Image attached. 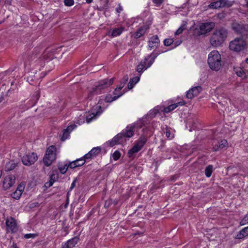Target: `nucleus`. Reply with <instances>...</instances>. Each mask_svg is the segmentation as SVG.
Wrapping results in <instances>:
<instances>
[{
  "mask_svg": "<svg viewBox=\"0 0 248 248\" xmlns=\"http://www.w3.org/2000/svg\"><path fill=\"white\" fill-rule=\"evenodd\" d=\"M227 34V31L224 28L216 29L210 38L211 45L214 47L220 46L226 39Z\"/></svg>",
  "mask_w": 248,
  "mask_h": 248,
  "instance_id": "1",
  "label": "nucleus"
},
{
  "mask_svg": "<svg viewBox=\"0 0 248 248\" xmlns=\"http://www.w3.org/2000/svg\"><path fill=\"white\" fill-rule=\"evenodd\" d=\"M221 55L217 50L211 51L208 55V63L210 68L218 71L221 67Z\"/></svg>",
  "mask_w": 248,
  "mask_h": 248,
  "instance_id": "2",
  "label": "nucleus"
},
{
  "mask_svg": "<svg viewBox=\"0 0 248 248\" xmlns=\"http://www.w3.org/2000/svg\"><path fill=\"white\" fill-rule=\"evenodd\" d=\"M114 78H111L109 79H104L101 80L98 84L94 88L88 96V98L91 100L92 96L94 94H100L102 93V90L108 88L112 85L114 82Z\"/></svg>",
  "mask_w": 248,
  "mask_h": 248,
  "instance_id": "3",
  "label": "nucleus"
},
{
  "mask_svg": "<svg viewBox=\"0 0 248 248\" xmlns=\"http://www.w3.org/2000/svg\"><path fill=\"white\" fill-rule=\"evenodd\" d=\"M56 158V148L54 145L48 147L43 158V162L46 166H49Z\"/></svg>",
  "mask_w": 248,
  "mask_h": 248,
  "instance_id": "4",
  "label": "nucleus"
},
{
  "mask_svg": "<svg viewBox=\"0 0 248 248\" xmlns=\"http://www.w3.org/2000/svg\"><path fill=\"white\" fill-rule=\"evenodd\" d=\"M229 47L234 51L240 52L246 49L247 43L243 38L237 37L230 42Z\"/></svg>",
  "mask_w": 248,
  "mask_h": 248,
  "instance_id": "5",
  "label": "nucleus"
},
{
  "mask_svg": "<svg viewBox=\"0 0 248 248\" xmlns=\"http://www.w3.org/2000/svg\"><path fill=\"white\" fill-rule=\"evenodd\" d=\"M232 27L235 33L242 36L241 38L248 37V25L233 22L232 25Z\"/></svg>",
  "mask_w": 248,
  "mask_h": 248,
  "instance_id": "6",
  "label": "nucleus"
},
{
  "mask_svg": "<svg viewBox=\"0 0 248 248\" xmlns=\"http://www.w3.org/2000/svg\"><path fill=\"white\" fill-rule=\"evenodd\" d=\"M147 142V139L145 136H141L140 139L136 141L134 146L127 153V156L131 158L133 154L138 153L143 147Z\"/></svg>",
  "mask_w": 248,
  "mask_h": 248,
  "instance_id": "7",
  "label": "nucleus"
},
{
  "mask_svg": "<svg viewBox=\"0 0 248 248\" xmlns=\"http://www.w3.org/2000/svg\"><path fill=\"white\" fill-rule=\"evenodd\" d=\"M234 2V1L229 0H217L212 2L208 6V7L211 9H217L225 7L229 8L233 5Z\"/></svg>",
  "mask_w": 248,
  "mask_h": 248,
  "instance_id": "8",
  "label": "nucleus"
},
{
  "mask_svg": "<svg viewBox=\"0 0 248 248\" xmlns=\"http://www.w3.org/2000/svg\"><path fill=\"white\" fill-rule=\"evenodd\" d=\"M157 56V54H151L147 58L145 59V61L141 62L137 66V71L139 72H142L143 70H145L147 68L150 67L151 65L154 63L155 58Z\"/></svg>",
  "mask_w": 248,
  "mask_h": 248,
  "instance_id": "9",
  "label": "nucleus"
},
{
  "mask_svg": "<svg viewBox=\"0 0 248 248\" xmlns=\"http://www.w3.org/2000/svg\"><path fill=\"white\" fill-rule=\"evenodd\" d=\"M37 159V155L34 153H32L23 156L22 158V162L26 166H30L33 164Z\"/></svg>",
  "mask_w": 248,
  "mask_h": 248,
  "instance_id": "10",
  "label": "nucleus"
},
{
  "mask_svg": "<svg viewBox=\"0 0 248 248\" xmlns=\"http://www.w3.org/2000/svg\"><path fill=\"white\" fill-rule=\"evenodd\" d=\"M215 27L214 22H206L201 24L200 26L199 31V35L205 34L207 32H210Z\"/></svg>",
  "mask_w": 248,
  "mask_h": 248,
  "instance_id": "11",
  "label": "nucleus"
},
{
  "mask_svg": "<svg viewBox=\"0 0 248 248\" xmlns=\"http://www.w3.org/2000/svg\"><path fill=\"white\" fill-rule=\"evenodd\" d=\"M136 127V125L135 124H133L127 126L126 128L123 130L122 133H121L123 138H129L132 137L134 135Z\"/></svg>",
  "mask_w": 248,
  "mask_h": 248,
  "instance_id": "12",
  "label": "nucleus"
},
{
  "mask_svg": "<svg viewBox=\"0 0 248 248\" xmlns=\"http://www.w3.org/2000/svg\"><path fill=\"white\" fill-rule=\"evenodd\" d=\"M6 225L8 231H11L12 232H16V220L13 217H10L6 220Z\"/></svg>",
  "mask_w": 248,
  "mask_h": 248,
  "instance_id": "13",
  "label": "nucleus"
},
{
  "mask_svg": "<svg viewBox=\"0 0 248 248\" xmlns=\"http://www.w3.org/2000/svg\"><path fill=\"white\" fill-rule=\"evenodd\" d=\"M54 50L46 49L41 56L39 57L38 60L42 62L52 60L54 58Z\"/></svg>",
  "mask_w": 248,
  "mask_h": 248,
  "instance_id": "14",
  "label": "nucleus"
},
{
  "mask_svg": "<svg viewBox=\"0 0 248 248\" xmlns=\"http://www.w3.org/2000/svg\"><path fill=\"white\" fill-rule=\"evenodd\" d=\"M15 182V177L13 175L6 176L3 181V187L5 189H7L11 187Z\"/></svg>",
  "mask_w": 248,
  "mask_h": 248,
  "instance_id": "15",
  "label": "nucleus"
},
{
  "mask_svg": "<svg viewBox=\"0 0 248 248\" xmlns=\"http://www.w3.org/2000/svg\"><path fill=\"white\" fill-rule=\"evenodd\" d=\"M101 152V148L99 147L93 148L88 153L85 155L83 158L86 159H92L96 156Z\"/></svg>",
  "mask_w": 248,
  "mask_h": 248,
  "instance_id": "16",
  "label": "nucleus"
},
{
  "mask_svg": "<svg viewBox=\"0 0 248 248\" xmlns=\"http://www.w3.org/2000/svg\"><path fill=\"white\" fill-rule=\"evenodd\" d=\"M79 237L76 236L68 240L66 243L62 245V248H73L78 243Z\"/></svg>",
  "mask_w": 248,
  "mask_h": 248,
  "instance_id": "17",
  "label": "nucleus"
},
{
  "mask_svg": "<svg viewBox=\"0 0 248 248\" xmlns=\"http://www.w3.org/2000/svg\"><path fill=\"white\" fill-rule=\"evenodd\" d=\"M202 91L201 86H198L190 89L186 93V97L189 99H192L194 96H197Z\"/></svg>",
  "mask_w": 248,
  "mask_h": 248,
  "instance_id": "18",
  "label": "nucleus"
},
{
  "mask_svg": "<svg viewBox=\"0 0 248 248\" xmlns=\"http://www.w3.org/2000/svg\"><path fill=\"white\" fill-rule=\"evenodd\" d=\"M160 42L157 35H155L151 37L149 41V48L150 50L156 47Z\"/></svg>",
  "mask_w": 248,
  "mask_h": 248,
  "instance_id": "19",
  "label": "nucleus"
},
{
  "mask_svg": "<svg viewBox=\"0 0 248 248\" xmlns=\"http://www.w3.org/2000/svg\"><path fill=\"white\" fill-rule=\"evenodd\" d=\"M76 125L75 124L71 125L67 127L66 129H64L62 132V135L61 138V140L63 141L65 140L68 138L69 136L70 133L75 128Z\"/></svg>",
  "mask_w": 248,
  "mask_h": 248,
  "instance_id": "20",
  "label": "nucleus"
},
{
  "mask_svg": "<svg viewBox=\"0 0 248 248\" xmlns=\"http://www.w3.org/2000/svg\"><path fill=\"white\" fill-rule=\"evenodd\" d=\"M85 162V160L83 158L77 159L75 161H73L68 164V168L71 169L75 168L76 167L82 166Z\"/></svg>",
  "mask_w": 248,
  "mask_h": 248,
  "instance_id": "21",
  "label": "nucleus"
},
{
  "mask_svg": "<svg viewBox=\"0 0 248 248\" xmlns=\"http://www.w3.org/2000/svg\"><path fill=\"white\" fill-rule=\"evenodd\" d=\"M227 141L226 140H221L220 142H218L214 145L213 150L214 151H217L227 147Z\"/></svg>",
  "mask_w": 248,
  "mask_h": 248,
  "instance_id": "22",
  "label": "nucleus"
},
{
  "mask_svg": "<svg viewBox=\"0 0 248 248\" xmlns=\"http://www.w3.org/2000/svg\"><path fill=\"white\" fill-rule=\"evenodd\" d=\"M184 105V103L182 102H180L175 104H171L169 106L164 108L163 112L164 113H169L171 111L174 110L175 108H176L179 106H183Z\"/></svg>",
  "mask_w": 248,
  "mask_h": 248,
  "instance_id": "23",
  "label": "nucleus"
},
{
  "mask_svg": "<svg viewBox=\"0 0 248 248\" xmlns=\"http://www.w3.org/2000/svg\"><path fill=\"white\" fill-rule=\"evenodd\" d=\"M122 134L119 133L114 137L110 142V146H113L116 144L121 143L123 141Z\"/></svg>",
  "mask_w": 248,
  "mask_h": 248,
  "instance_id": "24",
  "label": "nucleus"
},
{
  "mask_svg": "<svg viewBox=\"0 0 248 248\" xmlns=\"http://www.w3.org/2000/svg\"><path fill=\"white\" fill-rule=\"evenodd\" d=\"M124 30V27L114 28L111 31H109V33L110 34L112 37H116L120 35L123 32Z\"/></svg>",
  "mask_w": 248,
  "mask_h": 248,
  "instance_id": "25",
  "label": "nucleus"
},
{
  "mask_svg": "<svg viewBox=\"0 0 248 248\" xmlns=\"http://www.w3.org/2000/svg\"><path fill=\"white\" fill-rule=\"evenodd\" d=\"M128 80V77L127 75L124 76V77L120 81V83L119 87H117L115 89V92L118 91H121V89L124 87L126 83L127 82Z\"/></svg>",
  "mask_w": 248,
  "mask_h": 248,
  "instance_id": "26",
  "label": "nucleus"
},
{
  "mask_svg": "<svg viewBox=\"0 0 248 248\" xmlns=\"http://www.w3.org/2000/svg\"><path fill=\"white\" fill-rule=\"evenodd\" d=\"M140 80V78L138 77H134L131 79H130L129 83L127 85V87L129 89H132L135 84L137 83Z\"/></svg>",
  "mask_w": 248,
  "mask_h": 248,
  "instance_id": "27",
  "label": "nucleus"
},
{
  "mask_svg": "<svg viewBox=\"0 0 248 248\" xmlns=\"http://www.w3.org/2000/svg\"><path fill=\"white\" fill-rule=\"evenodd\" d=\"M123 94V93H121L119 94H118L117 96H114L113 97L111 95L108 94L107 95L105 99V101L106 102H111L113 101H114L118 99L119 97L122 96Z\"/></svg>",
  "mask_w": 248,
  "mask_h": 248,
  "instance_id": "28",
  "label": "nucleus"
},
{
  "mask_svg": "<svg viewBox=\"0 0 248 248\" xmlns=\"http://www.w3.org/2000/svg\"><path fill=\"white\" fill-rule=\"evenodd\" d=\"M68 168V166L67 163L64 164L62 163H59L58 164V169L62 174L65 173Z\"/></svg>",
  "mask_w": 248,
  "mask_h": 248,
  "instance_id": "29",
  "label": "nucleus"
},
{
  "mask_svg": "<svg viewBox=\"0 0 248 248\" xmlns=\"http://www.w3.org/2000/svg\"><path fill=\"white\" fill-rule=\"evenodd\" d=\"M16 164L13 161H9L6 164L5 170L6 171H10L14 170L16 167Z\"/></svg>",
  "mask_w": 248,
  "mask_h": 248,
  "instance_id": "30",
  "label": "nucleus"
},
{
  "mask_svg": "<svg viewBox=\"0 0 248 248\" xmlns=\"http://www.w3.org/2000/svg\"><path fill=\"white\" fill-rule=\"evenodd\" d=\"M145 33V30L144 28L141 27L135 33V38H139Z\"/></svg>",
  "mask_w": 248,
  "mask_h": 248,
  "instance_id": "31",
  "label": "nucleus"
},
{
  "mask_svg": "<svg viewBox=\"0 0 248 248\" xmlns=\"http://www.w3.org/2000/svg\"><path fill=\"white\" fill-rule=\"evenodd\" d=\"M213 172V166L208 165L205 170V174L207 177H210Z\"/></svg>",
  "mask_w": 248,
  "mask_h": 248,
  "instance_id": "32",
  "label": "nucleus"
},
{
  "mask_svg": "<svg viewBox=\"0 0 248 248\" xmlns=\"http://www.w3.org/2000/svg\"><path fill=\"white\" fill-rule=\"evenodd\" d=\"M22 189L21 190H16L14 193H12V196L13 198L16 199H18L20 198L22 194Z\"/></svg>",
  "mask_w": 248,
  "mask_h": 248,
  "instance_id": "33",
  "label": "nucleus"
},
{
  "mask_svg": "<svg viewBox=\"0 0 248 248\" xmlns=\"http://www.w3.org/2000/svg\"><path fill=\"white\" fill-rule=\"evenodd\" d=\"M186 23H184L182 24L180 27L176 31L175 34L177 35L181 34L183 32V31L186 29Z\"/></svg>",
  "mask_w": 248,
  "mask_h": 248,
  "instance_id": "34",
  "label": "nucleus"
},
{
  "mask_svg": "<svg viewBox=\"0 0 248 248\" xmlns=\"http://www.w3.org/2000/svg\"><path fill=\"white\" fill-rule=\"evenodd\" d=\"M171 128L166 126V131L165 132L166 136L169 139H172L174 137L173 134H171Z\"/></svg>",
  "mask_w": 248,
  "mask_h": 248,
  "instance_id": "35",
  "label": "nucleus"
},
{
  "mask_svg": "<svg viewBox=\"0 0 248 248\" xmlns=\"http://www.w3.org/2000/svg\"><path fill=\"white\" fill-rule=\"evenodd\" d=\"M174 41L172 38H167L164 40V44L166 46H170L173 44Z\"/></svg>",
  "mask_w": 248,
  "mask_h": 248,
  "instance_id": "36",
  "label": "nucleus"
},
{
  "mask_svg": "<svg viewBox=\"0 0 248 248\" xmlns=\"http://www.w3.org/2000/svg\"><path fill=\"white\" fill-rule=\"evenodd\" d=\"M248 223V213L245 216L244 218L241 220L240 224L243 226Z\"/></svg>",
  "mask_w": 248,
  "mask_h": 248,
  "instance_id": "37",
  "label": "nucleus"
},
{
  "mask_svg": "<svg viewBox=\"0 0 248 248\" xmlns=\"http://www.w3.org/2000/svg\"><path fill=\"white\" fill-rule=\"evenodd\" d=\"M121 156V153L118 151H115L112 155L113 159L114 160H118Z\"/></svg>",
  "mask_w": 248,
  "mask_h": 248,
  "instance_id": "38",
  "label": "nucleus"
},
{
  "mask_svg": "<svg viewBox=\"0 0 248 248\" xmlns=\"http://www.w3.org/2000/svg\"><path fill=\"white\" fill-rule=\"evenodd\" d=\"M236 73L238 76L240 77L243 78V77H245V76H246V74H245L244 70H242V69H239L237 70L236 71Z\"/></svg>",
  "mask_w": 248,
  "mask_h": 248,
  "instance_id": "39",
  "label": "nucleus"
},
{
  "mask_svg": "<svg viewBox=\"0 0 248 248\" xmlns=\"http://www.w3.org/2000/svg\"><path fill=\"white\" fill-rule=\"evenodd\" d=\"M96 114L92 113L91 114H90L86 117V122L87 123H90L92 120L93 119V118L96 117Z\"/></svg>",
  "mask_w": 248,
  "mask_h": 248,
  "instance_id": "40",
  "label": "nucleus"
},
{
  "mask_svg": "<svg viewBox=\"0 0 248 248\" xmlns=\"http://www.w3.org/2000/svg\"><path fill=\"white\" fill-rule=\"evenodd\" d=\"M64 3L66 6H71L74 3V0H64Z\"/></svg>",
  "mask_w": 248,
  "mask_h": 248,
  "instance_id": "41",
  "label": "nucleus"
},
{
  "mask_svg": "<svg viewBox=\"0 0 248 248\" xmlns=\"http://www.w3.org/2000/svg\"><path fill=\"white\" fill-rule=\"evenodd\" d=\"M241 232L244 234L245 237L247 236L248 235V226L242 229Z\"/></svg>",
  "mask_w": 248,
  "mask_h": 248,
  "instance_id": "42",
  "label": "nucleus"
},
{
  "mask_svg": "<svg viewBox=\"0 0 248 248\" xmlns=\"http://www.w3.org/2000/svg\"><path fill=\"white\" fill-rule=\"evenodd\" d=\"M36 236V234H32V233H28V234H26L25 235H24V238H26V239H29V238H34L35 236Z\"/></svg>",
  "mask_w": 248,
  "mask_h": 248,
  "instance_id": "43",
  "label": "nucleus"
},
{
  "mask_svg": "<svg viewBox=\"0 0 248 248\" xmlns=\"http://www.w3.org/2000/svg\"><path fill=\"white\" fill-rule=\"evenodd\" d=\"M245 237V236L244 234L242 233L241 231L239 232L237 234L235 238L236 239H241Z\"/></svg>",
  "mask_w": 248,
  "mask_h": 248,
  "instance_id": "44",
  "label": "nucleus"
},
{
  "mask_svg": "<svg viewBox=\"0 0 248 248\" xmlns=\"http://www.w3.org/2000/svg\"><path fill=\"white\" fill-rule=\"evenodd\" d=\"M76 182V179H74L69 188V191H71L75 187Z\"/></svg>",
  "mask_w": 248,
  "mask_h": 248,
  "instance_id": "45",
  "label": "nucleus"
},
{
  "mask_svg": "<svg viewBox=\"0 0 248 248\" xmlns=\"http://www.w3.org/2000/svg\"><path fill=\"white\" fill-rule=\"evenodd\" d=\"M55 181V180H49V182H47L46 183V186H48V187H50L51 186H52V185L53 184L54 182Z\"/></svg>",
  "mask_w": 248,
  "mask_h": 248,
  "instance_id": "46",
  "label": "nucleus"
},
{
  "mask_svg": "<svg viewBox=\"0 0 248 248\" xmlns=\"http://www.w3.org/2000/svg\"><path fill=\"white\" fill-rule=\"evenodd\" d=\"M55 171L54 170H53L52 172H51L50 175V180H55Z\"/></svg>",
  "mask_w": 248,
  "mask_h": 248,
  "instance_id": "47",
  "label": "nucleus"
},
{
  "mask_svg": "<svg viewBox=\"0 0 248 248\" xmlns=\"http://www.w3.org/2000/svg\"><path fill=\"white\" fill-rule=\"evenodd\" d=\"M153 1L156 5H159L163 2V0H153Z\"/></svg>",
  "mask_w": 248,
  "mask_h": 248,
  "instance_id": "48",
  "label": "nucleus"
},
{
  "mask_svg": "<svg viewBox=\"0 0 248 248\" xmlns=\"http://www.w3.org/2000/svg\"><path fill=\"white\" fill-rule=\"evenodd\" d=\"M116 11L118 13H120L121 11H123V7L120 5V4L118 5V7L116 8Z\"/></svg>",
  "mask_w": 248,
  "mask_h": 248,
  "instance_id": "49",
  "label": "nucleus"
},
{
  "mask_svg": "<svg viewBox=\"0 0 248 248\" xmlns=\"http://www.w3.org/2000/svg\"><path fill=\"white\" fill-rule=\"evenodd\" d=\"M120 91H118L117 92H116V93H115V90L114 92V94L115 95L114 96H117L118 94H119L121 93H123V94L124 93V92H123V93H122V92L119 93Z\"/></svg>",
  "mask_w": 248,
  "mask_h": 248,
  "instance_id": "50",
  "label": "nucleus"
},
{
  "mask_svg": "<svg viewBox=\"0 0 248 248\" xmlns=\"http://www.w3.org/2000/svg\"><path fill=\"white\" fill-rule=\"evenodd\" d=\"M182 41H177V42L175 43V46H177L178 45H179L181 43Z\"/></svg>",
  "mask_w": 248,
  "mask_h": 248,
  "instance_id": "51",
  "label": "nucleus"
},
{
  "mask_svg": "<svg viewBox=\"0 0 248 248\" xmlns=\"http://www.w3.org/2000/svg\"><path fill=\"white\" fill-rule=\"evenodd\" d=\"M12 247H13L14 248H18L17 246H16V243H14L12 245Z\"/></svg>",
  "mask_w": 248,
  "mask_h": 248,
  "instance_id": "52",
  "label": "nucleus"
},
{
  "mask_svg": "<svg viewBox=\"0 0 248 248\" xmlns=\"http://www.w3.org/2000/svg\"><path fill=\"white\" fill-rule=\"evenodd\" d=\"M21 189H22V191L24 189V188L22 187V186H18L16 190H21Z\"/></svg>",
  "mask_w": 248,
  "mask_h": 248,
  "instance_id": "53",
  "label": "nucleus"
},
{
  "mask_svg": "<svg viewBox=\"0 0 248 248\" xmlns=\"http://www.w3.org/2000/svg\"><path fill=\"white\" fill-rule=\"evenodd\" d=\"M12 0H5L6 3L10 4Z\"/></svg>",
  "mask_w": 248,
  "mask_h": 248,
  "instance_id": "54",
  "label": "nucleus"
},
{
  "mask_svg": "<svg viewBox=\"0 0 248 248\" xmlns=\"http://www.w3.org/2000/svg\"><path fill=\"white\" fill-rule=\"evenodd\" d=\"M86 2L88 3H90L92 2L93 0H86Z\"/></svg>",
  "mask_w": 248,
  "mask_h": 248,
  "instance_id": "55",
  "label": "nucleus"
},
{
  "mask_svg": "<svg viewBox=\"0 0 248 248\" xmlns=\"http://www.w3.org/2000/svg\"><path fill=\"white\" fill-rule=\"evenodd\" d=\"M42 76H41V78H43V77H44L46 76V73H42Z\"/></svg>",
  "mask_w": 248,
  "mask_h": 248,
  "instance_id": "56",
  "label": "nucleus"
},
{
  "mask_svg": "<svg viewBox=\"0 0 248 248\" xmlns=\"http://www.w3.org/2000/svg\"><path fill=\"white\" fill-rule=\"evenodd\" d=\"M71 191H69V190H68V191L67 192V198H68V196H69V193Z\"/></svg>",
  "mask_w": 248,
  "mask_h": 248,
  "instance_id": "57",
  "label": "nucleus"
},
{
  "mask_svg": "<svg viewBox=\"0 0 248 248\" xmlns=\"http://www.w3.org/2000/svg\"><path fill=\"white\" fill-rule=\"evenodd\" d=\"M246 62L247 63H248V58L246 59Z\"/></svg>",
  "mask_w": 248,
  "mask_h": 248,
  "instance_id": "58",
  "label": "nucleus"
},
{
  "mask_svg": "<svg viewBox=\"0 0 248 248\" xmlns=\"http://www.w3.org/2000/svg\"><path fill=\"white\" fill-rule=\"evenodd\" d=\"M246 6L248 7V1L247 2Z\"/></svg>",
  "mask_w": 248,
  "mask_h": 248,
  "instance_id": "59",
  "label": "nucleus"
},
{
  "mask_svg": "<svg viewBox=\"0 0 248 248\" xmlns=\"http://www.w3.org/2000/svg\"><path fill=\"white\" fill-rule=\"evenodd\" d=\"M35 93H36L37 95H38V93L37 92H36Z\"/></svg>",
  "mask_w": 248,
  "mask_h": 248,
  "instance_id": "60",
  "label": "nucleus"
},
{
  "mask_svg": "<svg viewBox=\"0 0 248 248\" xmlns=\"http://www.w3.org/2000/svg\"><path fill=\"white\" fill-rule=\"evenodd\" d=\"M77 164H81V162H78V163H77Z\"/></svg>",
  "mask_w": 248,
  "mask_h": 248,
  "instance_id": "61",
  "label": "nucleus"
},
{
  "mask_svg": "<svg viewBox=\"0 0 248 248\" xmlns=\"http://www.w3.org/2000/svg\"><path fill=\"white\" fill-rule=\"evenodd\" d=\"M107 206V204H106V202L105 203V206Z\"/></svg>",
  "mask_w": 248,
  "mask_h": 248,
  "instance_id": "62",
  "label": "nucleus"
},
{
  "mask_svg": "<svg viewBox=\"0 0 248 248\" xmlns=\"http://www.w3.org/2000/svg\"><path fill=\"white\" fill-rule=\"evenodd\" d=\"M107 206V204H106V202L105 203V206Z\"/></svg>",
  "mask_w": 248,
  "mask_h": 248,
  "instance_id": "63",
  "label": "nucleus"
},
{
  "mask_svg": "<svg viewBox=\"0 0 248 248\" xmlns=\"http://www.w3.org/2000/svg\"><path fill=\"white\" fill-rule=\"evenodd\" d=\"M2 23V21L1 22H0V23Z\"/></svg>",
  "mask_w": 248,
  "mask_h": 248,
  "instance_id": "64",
  "label": "nucleus"
}]
</instances>
